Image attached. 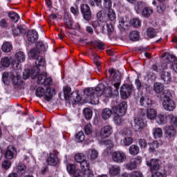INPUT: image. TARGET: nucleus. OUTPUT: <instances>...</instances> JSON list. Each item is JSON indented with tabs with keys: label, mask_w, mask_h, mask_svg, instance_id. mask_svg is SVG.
Returning a JSON list of instances; mask_svg holds the SVG:
<instances>
[{
	"label": "nucleus",
	"mask_w": 177,
	"mask_h": 177,
	"mask_svg": "<svg viewBox=\"0 0 177 177\" xmlns=\"http://www.w3.org/2000/svg\"><path fill=\"white\" fill-rule=\"evenodd\" d=\"M105 88L104 84H99L95 88H85L84 93L86 96L88 97L91 104H99V97H100L103 93H105L107 97H110L113 96V92H118V89L115 90L114 88L113 83L111 86H108L106 90H104Z\"/></svg>",
	"instance_id": "f257e3e1"
},
{
	"label": "nucleus",
	"mask_w": 177,
	"mask_h": 177,
	"mask_svg": "<svg viewBox=\"0 0 177 177\" xmlns=\"http://www.w3.org/2000/svg\"><path fill=\"white\" fill-rule=\"evenodd\" d=\"M45 50L46 48L44 43L39 41L36 44V48H32L29 52L30 57L36 59V67L32 69L31 71L32 78L33 80L37 78V75L39 74L40 70H42V68L45 67V59L44 57L38 55L41 52H45Z\"/></svg>",
	"instance_id": "f03ea898"
},
{
	"label": "nucleus",
	"mask_w": 177,
	"mask_h": 177,
	"mask_svg": "<svg viewBox=\"0 0 177 177\" xmlns=\"http://www.w3.org/2000/svg\"><path fill=\"white\" fill-rule=\"evenodd\" d=\"M64 96L66 100H73L75 103L81 102V96L77 92H71L70 86H65L64 88Z\"/></svg>",
	"instance_id": "7ed1b4c3"
},
{
	"label": "nucleus",
	"mask_w": 177,
	"mask_h": 177,
	"mask_svg": "<svg viewBox=\"0 0 177 177\" xmlns=\"http://www.w3.org/2000/svg\"><path fill=\"white\" fill-rule=\"evenodd\" d=\"M109 73L113 75V88L115 91L120 89V85L121 84V73L120 71H115L114 69H109ZM116 81V82H115Z\"/></svg>",
	"instance_id": "20e7f679"
},
{
	"label": "nucleus",
	"mask_w": 177,
	"mask_h": 177,
	"mask_svg": "<svg viewBox=\"0 0 177 177\" xmlns=\"http://www.w3.org/2000/svg\"><path fill=\"white\" fill-rule=\"evenodd\" d=\"M81 13L83 16V19L86 20V21H90L91 19H92V11H91V7L88 4H82L80 6Z\"/></svg>",
	"instance_id": "39448f33"
},
{
	"label": "nucleus",
	"mask_w": 177,
	"mask_h": 177,
	"mask_svg": "<svg viewBox=\"0 0 177 177\" xmlns=\"http://www.w3.org/2000/svg\"><path fill=\"white\" fill-rule=\"evenodd\" d=\"M112 160L113 162H117L118 164H121L127 160V156L122 151H115L112 153L111 155Z\"/></svg>",
	"instance_id": "423d86ee"
},
{
	"label": "nucleus",
	"mask_w": 177,
	"mask_h": 177,
	"mask_svg": "<svg viewBox=\"0 0 177 177\" xmlns=\"http://www.w3.org/2000/svg\"><path fill=\"white\" fill-rule=\"evenodd\" d=\"M146 165L149 167L150 172H156L160 169V160L157 158H151L146 161Z\"/></svg>",
	"instance_id": "0eeeda50"
},
{
	"label": "nucleus",
	"mask_w": 177,
	"mask_h": 177,
	"mask_svg": "<svg viewBox=\"0 0 177 177\" xmlns=\"http://www.w3.org/2000/svg\"><path fill=\"white\" fill-rule=\"evenodd\" d=\"M163 109L167 111H174L176 107L175 102L169 97H165L162 102Z\"/></svg>",
	"instance_id": "6e6552de"
},
{
	"label": "nucleus",
	"mask_w": 177,
	"mask_h": 177,
	"mask_svg": "<svg viewBox=\"0 0 177 177\" xmlns=\"http://www.w3.org/2000/svg\"><path fill=\"white\" fill-rule=\"evenodd\" d=\"M37 82L38 85H44L48 86L52 84V78L48 77L46 73H43L39 75Z\"/></svg>",
	"instance_id": "1a4fd4ad"
},
{
	"label": "nucleus",
	"mask_w": 177,
	"mask_h": 177,
	"mask_svg": "<svg viewBox=\"0 0 177 177\" xmlns=\"http://www.w3.org/2000/svg\"><path fill=\"white\" fill-rule=\"evenodd\" d=\"M128 109V104L127 102L124 101L119 104L118 106H115L113 108V111L115 114H120L121 115H125V113H127V110Z\"/></svg>",
	"instance_id": "9d476101"
},
{
	"label": "nucleus",
	"mask_w": 177,
	"mask_h": 177,
	"mask_svg": "<svg viewBox=\"0 0 177 177\" xmlns=\"http://www.w3.org/2000/svg\"><path fill=\"white\" fill-rule=\"evenodd\" d=\"M17 155V149L16 147L10 145L7 147L6 153H5V158L6 160H13Z\"/></svg>",
	"instance_id": "9b49d317"
},
{
	"label": "nucleus",
	"mask_w": 177,
	"mask_h": 177,
	"mask_svg": "<svg viewBox=\"0 0 177 177\" xmlns=\"http://www.w3.org/2000/svg\"><path fill=\"white\" fill-rule=\"evenodd\" d=\"M132 93V87L128 84H124L120 88V96L122 99H128Z\"/></svg>",
	"instance_id": "f8f14e48"
},
{
	"label": "nucleus",
	"mask_w": 177,
	"mask_h": 177,
	"mask_svg": "<svg viewBox=\"0 0 177 177\" xmlns=\"http://www.w3.org/2000/svg\"><path fill=\"white\" fill-rule=\"evenodd\" d=\"M58 161L59 158H57V154L55 151L50 152L48 158L46 160L48 165H51L52 167H55V165H57Z\"/></svg>",
	"instance_id": "ddd939ff"
},
{
	"label": "nucleus",
	"mask_w": 177,
	"mask_h": 177,
	"mask_svg": "<svg viewBox=\"0 0 177 177\" xmlns=\"http://www.w3.org/2000/svg\"><path fill=\"white\" fill-rule=\"evenodd\" d=\"M38 32L35 30H30L27 32V39L30 44H35L38 41Z\"/></svg>",
	"instance_id": "4468645a"
},
{
	"label": "nucleus",
	"mask_w": 177,
	"mask_h": 177,
	"mask_svg": "<svg viewBox=\"0 0 177 177\" xmlns=\"http://www.w3.org/2000/svg\"><path fill=\"white\" fill-rule=\"evenodd\" d=\"M111 133H113V127L110 125H106L101 129L100 135V138L104 139L111 136Z\"/></svg>",
	"instance_id": "2eb2a0df"
},
{
	"label": "nucleus",
	"mask_w": 177,
	"mask_h": 177,
	"mask_svg": "<svg viewBox=\"0 0 177 177\" xmlns=\"http://www.w3.org/2000/svg\"><path fill=\"white\" fill-rule=\"evenodd\" d=\"M11 74L13 85H16L17 86L21 85V77H20V73L17 72V70H13L11 71Z\"/></svg>",
	"instance_id": "dca6fc26"
},
{
	"label": "nucleus",
	"mask_w": 177,
	"mask_h": 177,
	"mask_svg": "<svg viewBox=\"0 0 177 177\" xmlns=\"http://www.w3.org/2000/svg\"><path fill=\"white\" fill-rule=\"evenodd\" d=\"M104 145L106 147V149L104 150V156H109L111 154V149L114 147V144L110 140H104Z\"/></svg>",
	"instance_id": "f3484780"
},
{
	"label": "nucleus",
	"mask_w": 177,
	"mask_h": 177,
	"mask_svg": "<svg viewBox=\"0 0 177 177\" xmlns=\"http://www.w3.org/2000/svg\"><path fill=\"white\" fill-rule=\"evenodd\" d=\"M64 23L65 26H66L67 28H69V30H73V20L71 19L70 15H68L67 12H66L64 15Z\"/></svg>",
	"instance_id": "a211bd4d"
},
{
	"label": "nucleus",
	"mask_w": 177,
	"mask_h": 177,
	"mask_svg": "<svg viewBox=\"0 0 177 177\" xmlns=\"http://www.w3.org/2000/svg\"><path fill=\"white\" fill-rule=\"evenodd\" d=\"M153 8L147 6L142 10L141 15L143 17H145V19H149V17L153 15Z\"/></svg>",
	"instance_id": "6ab92c4d"
},
{
	"label": "nucleus",
	"mask_w": 177,
	"mask_h": 177,
	"mask_svg": "<svg viewBox=\"0 0 177 177\" xmlns=\"http://www.w3.org/2000/svg\"><path fill=\"white\" fill-rule=\"evenodd\" d=\"M134 124L136 129L139 131V129H142L146 127L145 122L143 121V118L137 117L134 119Z\"/></svg>",
	"instance_id": "aec40b11"
},
{
	"label": "nucleus",
	"mask_w": 177,
	"mask_h": 177,
	"mask_svg": "<svg viewBox=\"0 0 177 177\" xmlns=\"http://www.w3.org/2000/svg\"><path fill=\"white\" fill-rule=\"evenodd\" d=\"M140 104L142 107H151L152 101L148 97H142L140 100Z\"/></svg>",
	"instance_id": "412c9836"
},
{
	"label": "nucleus",
	"mask_w": 177,
	"mask_h": 177,
	"mask_svg": "<svg viewBox=\"0 0 177 177\" xmlns=\"http://www.w3.org/2000/svg\"><path fill=\"white\" fill-rule=\"evenodd\" d=\"M109 171L111 176H117L121 172V168L120 166L112 165L109 167Z\"/></svg>",
	"instance_id": "4be33fe9"
},
{
	"label": "nucleus",
	"mask_w": 177,
	"mask_h": 177,
	"mask_svg": "<svg viewBox=\"0 0 177 177\" xmlns=\"http://www.w3.org/2000/svg\"><path fill=\"white\" fill-rule=\"evenodd\" d=\"M10 57H2L0 62V66L1 68H8L10 66Z\"/></svg>",
	"instance_id": "5701e85b"
},
{
	"label": "nucleus",
	"mask_w": 177,
	"mask_h": 177,
	"mask_svg": "<svg viewBox=\"0 0 177 177\" xmlns=\"http://www.w3.org/2000/svg\"><path fill=\"white\" fill-rule=\"evenodd\" d=\"M15 171L18 175H24V174L27 172V167H26V165L23 163H19L15 169Z\"/></svg>",
	"instance_id": "b1692460"
},
{
	"label": "nucleus",
	"mask_w": 177,
	"mask_h": 177,
	"mask_svg": "<svg viewBox=\"0 0 177 177\" xmlns=\"http://www.w3.org/2000/svg\"><path fill=\"white\" fill-rule=\"evenodd\" d=\"M167 120H168V115H165L162 114H160L157 115L156 118V122L159 125H163L164 124H166Z\"/></svg>",
	"instance_id": "393cba45"
},
{
	"label": "nucleus",
	"mask_w": 177,
	"mask_h": 177,
	"mask_svg": "<svg viewBox=\"0 0 177 177\" xmlns=\"http://www.w3.org/2000/svg\"><path fill=\"white\" fill-rule=\"evenodd\" d=\"M53 95H55V89L53 88H48L46 93L44 94L45 100L47 102H50V100H52V97H53Z\"/></svg>",
	"instance_id": "a878e982"
},
{
	"label": "nucleus",
	"mask_w": 177,
	"mask_h": 177,
	"mask_svg": "<svg viewBox=\"0 0 177 177\" xmlns=\"http://www.w3.org/2000/svg\"><path fill=\"white\" fill-rule=\"evenodd\" d=\"M140 149L136 145H131L129 148V152L131 156H138Z\"/></svg>",
	"instance_id": "bb28decb"
},
{
	"label": "nucleus",
	"mask_w": 177,
	"mask_h": 177,
	"mask_svg": "<svg viewBox=\"0 0 177 177\" xmlns=\"http://www.w3.org/2000/svg\"><path fill=\"white\" fill-rule=\"evenodd\" d=\"M160 77L161 80H162L165 84H169V82H171V73H169V72H162Z\"/></svg>",
	"instance_id": "cd10ccee"
},
{
	"label": "nucleus",
	"mask_w": 177,
	"mask_h": 177,
	"mask_svg": "<svg viewBox=\"0 0 177 177\" xmlns=\"http://www.w3.org/2000/svg\"><path fill=\"white\" fill-rule=\"evenodd\" d=\"M12 49H13V46L9 41L5 42L1 47V50L6 53H9V52L12 51Z\"/></svg>",
	"instance_id": "c85d7f7f"
},
{
	"label": "nucleus",
	"mask_w": 177,
	"mask_h": 177,
	"mask_svg": "<svg viewBox=\"0 0 177 177\" xmlns=\"http://www.w3.org/2000/svg\"><path fill=\"white\" fill-rule=\"evenodd\" d=\"M111 114H113V111L110 109H104L102 111V117L103 120H109L110 117H111Z\"/></svg>",
	"instance_id": "c756f323"
},
{
	"label": "nucleus",
	"mask_w": 177,
	"mask_h": 177,
	"mask_svg": "<svg viewBox=\"0 0 177 177\" xmlns=\"http://www.w3.org/2000/svg\"><path fill=\"white\" fill-rule=\"evenodd\" d=\"M120 143L122 146H131L133 143V138L132 137H124V139H122Z\"/></svg>",
	"instance_id": "7c9ffc66"
},
{
	"label": "nucleus",
	"mask_w": 177,
	"mask_h": 177,
	"mask_svg": "<svg viewBox=\"0 0 177 177\" xmlns=\"http://www.w3.org/2000/svg\"><path fill=\"white\" fill-rule=\"evenodd\" d=\"M80 165V168L83 172H86L88 169H91V164L89 163V161L84 160L82 161Z\"/></svg>",
	"instance_id": "2f4dec72"
},
{
	"label": "nucleus",
	"mask_w": 177,
	"mask_h": 177,
	"mask_svg": "<svg viewBox=\"0 0 177 177\" xmlns=\"http://www.w3.org/2000/svg\"><path fill=\"white\" fill-rule=\"evenodd\" d=\"M161 145L162 144H160L158 141H153L152 143H150L149 148V153L156 152V149H158V147H160V145Z\"/></svg>",
	"instance_id": "473e14b6"
},
{
	"label": "nucleus",
	"mask_w": 177,
	"mask_h": 177,
	"mask_svg": "<svg viewBox=\"0 0 177 177\" xmlns=\"http://www.w3.org/2000/svg\"><path fill=\"white\" fill-rule=\"evenodd\" d=\"M147 117L149 120H154L157 117V112L153 109L147 110Z\"/></svg>",
	"instance_id": "72a5a7b5"
},
{
	"label": "nucleus",
	"mask_w": 177,
	"mask_h": 177,
	"mask_svg": "<svg viewBox=\"0 0 177 177\" xmlns=\"http://www.w3.org/2000/svg\"><path fill=\"white\" fill-rule=\"evenodd\" d=\"M8 17L14 23H17L19 19H20V16H19L17 12H15V11H10L8 12Z\"/></svg>",
	"instance_id": "f704fd0d"
},
{
	"label": "nucleus",
	"mask_w": 177,
	"mask_h": 177,
	"mask_svg": "<svg viewBox=\"0 0 177 177\" xmlns=\"http://www.w3.org/2000/svg\"><path fill=\"white\" fill-rule=\"evenodd\" d=\"M153 90L156 93H161L164 91V84L160 82L155 83L153 85Z\"/></svg>",
	"instance_id": "c9c22d12"
},
{
	"label": "nucleus",
	"mask_w": 177,
	"mask_h": 177,
	"mask_svg": "<svg viewBox=\"0 0 177 177\" xmlns=\"http://www.w3.org/2000/svg\"><path fill=\"white\" fill-rule=\"evenodd\" d=\"M167 118L170 122L171 125L174 127V128H177V117L172 114H169L167 115Z\"/></svg>",
	"instance_id": "e433bc0d"
},
{
	"label": "nucleus",
	"mask_w": 177,
	"mask_h": 177,
	"mask_svg": "<svg viewBox=\"0 0 177 177\" xmlns=\"http://www.w3.org/2000/svg\"><path fill=\"white\" fill-rule=\"evenodd\" d=\"M98 156L99 153H97V151L93 149L88 153L87 158H88V160H91V161H93V160H96V158H97Z\"/></svg>",
	"instance_id": "4c0bfd02"
},
{
	"label": "nucleus",
	"mask_w": 177,
	"mask_h": 177,
	"mask_svg": "<svg viewBox=\"0 0 177 177\" xmlns=\"http://www.w3.org/2000/svg\"><path fill=\"white\" fill-rule=\"evenodd\" d=\"M139 32L136 30H133L129 34V38L131 41H133L134 42L136 41H139Z\"/></svg>",
	"instance_id": "58836bf2"
},
{
	"label": "nucleus",
	"mask_w": 177,
	"mask_h": 177,
	"mask_svg": "<svg viewBox=\"0 0 177 177\" xmlns=\"http://www.w3.org/2000/svg\"><path fill=\"white\" fill-rule=\"evenodd\" d=\"M129 24L127 21H120L118 27L121 31H126L128 29Z\"/></svg>",
	"instance_id": "ea45409f"
},
{
	"label": "nucleus",
	"mask_w": 177,
	"mask_h": 177,
	"mask_svg": "<svg viewBox=\"0 0 177 177\" xmlns=\"http://www.w3.org/2000/svg\"><path fill=\"white\" fill-rule=\"evenodd\" d=\"M15 57L19 63H22V62H24L26 60V55H24V53L21 51H19L16 53Z\"/></svg>",
	"instance_id": "a19ab883"
},
{
	"label": "nucleus",
	"mask_w": 177,
	"mask_h": 177,
	"mask_svg": "<svg viewBox=\"0 0 177 177\" xmlns=\"http://www.w3.org/2000/svg\"><path fill=\"white\" fill-rule=\"evenodd\" d=\"M84 118L86 120H91L92 118L93 112L92 110L89 108H86L83 111Z\"/></svg>",
	"instance_id": "79ce46f5"
},
{
	"label": "nucleus",
	"mask_w": 177,
	"mask_h": 177,
	"mask_svg": "<svg viewBox=\"0 0 177 177\" xmlns=\"http://www.w3.org/2000/svg\"><path fill=\"white\" fill-rule=\"evenodd\" d=\"M166 136L168 139H173L175 135H176V131L175 129H167L165 131Z\"/></svg>",
	"instance_id": "37998d69"
},
{
	"label": "nucleus",
	"mask_w": 177,
	"mask_h": 177,
	"mask_svg": "<svg viewBox=\"0 0 177 177\" xmlns=\"http://www.w3.org/2000/svg\"><path fill=\"white\" fill-rule=\"evenodd\" d=\"M153 133L156 139L161 138L162 136V129H161L160 127L154 128Z\"/></svg>",
	"instance_id": "c03bdc74"
},
{
	"label": "nucleus",
	"mask_w": 177,
	"mask_h": 177,
	"mask_svg": "<svg viewBox=\"0 0 177 177\" xmlns=\"http://www.w3.org/2000/svg\"><path fill=\"white\" fill-rule=\"evenodd\" d=\"M147 6L146 5V3H145L144 1H138L136 7L137 13H139V12L143 10V9H145V8H146Z\"/></svg>",
	"instance_id": "a18cd8bd"
},
{
	"label": "nucleus",
	"mask_w": 177,
	"mask_h": 177,
	"mask_svg": "<svg viewBox=\"0 0 177 177\" xmlns=\"http://www.w3.org/2000/svg\"><path fill=\"white\" fill-rule=\"evenodd\" d=\"M75 140L76 142L81 143V142H84L85 140V134H84V132L80 131L77 133L75 136Z\"/></svg>",
	"instance_id": "49530a36"
},
{
	"label": "nucleus",
	"mask_w": 177,
	"mask_h": 177,
	"mask_svg": "<svg viewBox=\"0 0 177 177\" xmlns=\"http://www.w3.org/2000/svg\"><path fill=\"white\" fill-rule=\"evenodd\" d=\"M113 121L116 125H121L124 121V119L122 118V115L116 114V115H115L113 118Z\"/></svg>",
	"instance_id": "de8ad7c7"
},
{
	"label": "nucleus",
	"mask_w": 177,
	"mask_h": 177,
	"mask_svg": "<svg viewBox=\"0 0 177 177\" xmlns=\"http://www.w3.org/2000/svg\"><path fill=\"white\" fill-rule=\"evenodd\" d=\"M107 16H108L109 20H110L111 21H114L116 17L115 12H114V10L110 8L108 11Z\"/></svg>",
	"instance_id": "09e8293b"
},
{
	"label": "nucleus",
	"mask_w": 177,
	"mask_h": 177,
	"mask_svg": "<svg viewBox=\"0 0 177 177\" xmlns=\"http://www.w3.org/2000/svg\"><path fill=\"white\" fill-rule=\"evenodd\" d=\"M131 26L133 27H135L136 28H139L140 26H142V22L140 21L138 18H133L131 21H130Z\"/></svg>",
	"instance_id": "8fccbe9b"
},
{
	"label": "nucleus",
	"mask_w": 177,
	"mask_h": 177,
	"mask_svg": "<svg viewBox=\"0 0 177 177\" xmlns=\"http://www.w3.org/2000/svg\"><path fill=\"white\" fill-rule=\"evenodd\" d=\"M93 45L95 48H97V49H100L101 50H103V49L106 48V44L100 41H93Z\"/></svg>",
	"instance_id": "3c124183"
},
{
	"label": "nucleus",
	"mask_w": 177,
	"mask_h": 177,
	"mask_svg": "<svg viewBox=\"0 0 177 177\" xmlns=\"http://www.w3.org/2000/svg\"><path fill=\"white\" fill-rule=\"evenodd\" d=\"M75 161L79 164L82 163V161H85V155L84 153H78L75 156Z\"/></svg>",
	"instance_id": "603ef678"
},
{
	"label": "nucleus",
	"mask_w": 177,
	"mask_h": 177,
	"mask_svg": "<svg viewBox=\"0 0 177 177\" xmlns=\"http://www.w3.org/2000/svg\"><path fill=\"white\" fill-rule=\"evenodd\" d=\"M35 95L37 97H42V96H45V88L42 87H38L36 89Z\"/></svg>",
	"instance_id": "864d4df0"
},
{
	"label": "nucleus",
	"mask_w": 177,
	"mask_h": 177,
	"mask_svg": "<svg viewBox=\"0 0 177 177\" xmlns=\"http://www.w3.org/2000/svg\"><path fill=\"white\" fill-rule=\"evenodd\" d=\"M99 59L100 58L99 57H97L93 60V63L96 66L95 70H97V71H100V68H102V62H100Z\"/></svg>",
	"instance_id": "5fc2aeb1"
},
{
	"label": "nucleus",
	"mask_w": 177,
	"mask_h": 177,
	"mask_svg": "<svg viewBox=\"0 0 177 177\" xmlns=\"http://www.w3.org/2000/svg\"><path fill=\"white\" fill-rule=\"evenodd\" d=\"M147 35L149 38H154L156 35V30H154V28H148L147 30Z\"/></svg>",
	"instance_id": "6e6d98bb"
},
{
	"label": "nucleus",
	"mask_w": 177,
	"mask_h": 177,
	"mask_svg": "<svg viewBox=\"0 0 177 177\" xmlns=\"http://www.w3.org/2000/svg\"><path fill=\"white\" fill-rule=\"evenodd\" d=\"M176 60H177V58L174 55L168 54L166 57V61L167 63H174L176 62Z\"/></svg>",
	"instance_id": "4d7b16f0"
},
{
	"label": "nucleus",
	"mask_w": 177,
	"mask_h": 177,
	"mask_svg": "<svg viewBox=\"0 0 177 177\" xmlns=\"http://www.w3.org/2000/svg\"><path fill=\"white\" fill-rule=\"evenodd\" d=\"M12 167V161L9 160H5L2 162V168L4 169H9Z\"/></svg>",
	"instance_id": "13d9d810"
},
{
	"label": "nucleus",
	"mask_w": 177,
	"mask_h": 177,
	"mask_svg": "<svg viewBox=\"0 0 177 177\" xmlns=\"http://www.w3.org/2000/svg\"><path fill=\"white\" fill-rule=\"evenodd\" d=\"M66 169L68 174H70V175H74V174L75 173V171H77V169H75V165H68L66 167Z\"/></svg>",
	"instance_id": "bf43d9fd"
},
{
	"label": "nucleus",
	"mask_w": 177,
	"mask_h": 177,
	"mask_svg": "<svg viewBox=\"0 0 177 177\" xmlns=\"http://www.w3.org/2000/svg\"><path fill=\"white\" fill-rule=\"evenodd\" d=\"M106 31H107L108 35H111L113 32H114V26H113V24L111 23L106 24Z\"/></svg>",
	"instance_id": "052dcab7"
},
{
	"label": "nucleus",
	"mask_w": 177,
	"mask_h": 177,
	"mask_svg": "<svg viewBox=\"0 0 177 177\" xmlns=\"http://www.w3.org/2000/svg\"><path fill=\"white\" fill-rule=\"evenodd\" d=\"M93 132V128H92V124H87L84 127V133L86 135H91Z\"/></svg>",
	"instance_id": "680f3d73"
},
{
	"label": "nucleus",
	"mask_w": 177,
	"mask_h": 177,
	"mask_svg": "<svg viewBox=\"0 0 177 177\" xmlns=\"http://www.w3.org/2000/svg\"><path fill=\"white\" fill-rule=\"evenodd\" d=\"M91 6H102V0H89Z\"/></svg>",
	"instance_id": "e2e57ef3"
},
{
	"label": "nucleus",
	"mask_w": 177,
	"mask_h": 177,
	"mask_svg": "<svg viewBox=\"0 0 177 177\" xmlns=\"http://www.w3.org/2000/svg\"><path fill=\"white\" fill-rule=\"evenodd\" d=\"M138 167L137 165H136L135 162L133 160H131L129 163L127 164V169H129L130 171H132L133 169H136V168Z\"/></svg>",
	"instance_id": "0e129e2a"
},
{
	"label": "nucleus",
	"mask_w": 177,
	"mask_h": 177,
	"mask_svg": "<svg viewBox=\"0 0 177 177\" xmlns=\"http://www.w3.org/2000/svg\"><path fill=\"white\" fill-rule=\"evenodd\" d=\"M151 70L152 71H155V73H162V70L161 69V67L156 64L151 66Z\"/></svg>",
	"instance_id": "69168bd1"
},
{
	"label": "nucleus",
	"mask_w": 177,
	"mask_h": 177,
	"mask_svg": "<svg viewBox=\"0 0 177 177\" xmlns=\"http://www.w3.org/2000/svg\"><path fill=\"white\" fill-rule=\"evenodd\" d=\"M73 177H85V173L82 171L81 169H77L75 174H73Z\"/></svg>",
	"instance_id": "338daca9"
},
{
	"label": "nucleus",
	"mask_w": 177,
	"mask_h": 177,
	"mask_svg": "<svg viewBox=\"0 0 177 177\" xmlns=\"http://www.w3.org/2000/svg\"><path fill=\"white\" fill-rule=\"evenodd\" d=\"M130 177H143V174L139 171H134L130 174Z\"/></svg>",
	"instance_id": "774afa93"
}]
</instances>
